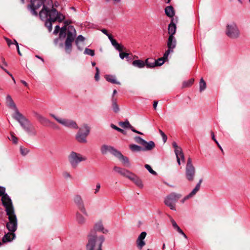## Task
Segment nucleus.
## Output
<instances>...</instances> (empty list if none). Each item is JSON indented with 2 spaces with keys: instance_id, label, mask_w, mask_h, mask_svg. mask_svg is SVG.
<instances>
[{
  "instance_id": "f257e3e1",
  "label": "nucleus",
  "mask_w": 250,
  "mask_h": 250,
  "mask_svg": "<svg viewBox=\"0 0 250 250\" xmlns=\"http://www.w3.org/2000/svg\"><path fill=\"white\" fill-rule=\"evenodd\" d=\"M39 16L42 20H46L45 25L49 32L52 30V22L58 21L60 22L64 19V16L58 13L55 9L49 11L46 6H44V8L40 11Z\"/></svg>"
},
{
  "instance_id": "f03ea898",
  "label": "nucleus",
  "mask_w": 250,
  "mask_h": 250,
  "mask_svg": "<svg viewBox=\"0 0 250 250\" xmlns=\"http://www.w3.org/2000/svg\"><path fill=\"white\" fill-rule=\"evenodd\" d=\"M87 250H102V245L104 240L103 235L98 236L94 230H91L87 235Z\"/></svg>"
},
{
  "instance_id": "7ed1b4c3",
  "label": "nucleus",
  "mask_w": 250,
  "mask_h": 250,
  "mask_svg": "<svg viewBox=\"0 0 250 250\" xmlns=\"http://www.w3.org/2000/svg\"><path fill=\"white\" fill-rule=\"evenodd\" d=\"M76 36V31L73 26H69L67 28V34L65 42V49L67 53H70L72 48V43Z\"/></svg>"
},
{
  "instance_id": "20e7f679",
  "label": "nucleus",
  "mask_w": 250,
  "mask_h": 250,
  "mask_svg": "<svg viewBox=\"0 0 250 250\" xmlns=\"http://www.w3.org/2000/svg\"><path fill=\"white\" fill-rule=\"evenodd\" d=\"M68 160L72 167L76 168L80 162L86 160V157L80 153L72 151L68 155Z\"/></svg>"
},
{
  "instance_id": "39448f33",
  "label": "nucleus",
  "mask_w": 250,
  "mask_h": 250,
  "mask_svg": "<svg viewBox=\"0 0 250 250\" xmlns=\"http://www.w3.org/2000/svg\"><path fill=\"white\" fill-rule=\"evenodd\" d=\"M181 195L175 192H172L167 195L165 199L164 203L166 206L172 209L175 210V203L181 197Z\"/></svg>"
},
{
  "instance_id": "423d86ee",
  "label": "nucleus",
  "mask_w": 250,
  "mask_h": 250,
  "mask_svg": "<svg viewBox=\"0 0 250 250\" xmlns=\"http://www.w3.org/2000/svg\"><path fill=\"white\" fill-rule=\"evenodd\" d=\"M8 216V221L6 223V228L8 230L12 232H14L17 229L18 221L15 212L6 214Z\"/></svg>"
},
{
  "instance_id": "0eeeda50",
  "label": "nucleus",
  "mask_w": 250,
  "mask_h": 250,
  "mask_svg": "<svg viewBox=\"0 0 250 250\" xmlns=\"http://www.w3.org/2000/svg\"><path fill=\"white\" fill-rule=\"evenodd\" d=\"M195 175V168L192 162V159L188 157L186 167V177L189 181H192L194 180Z\"/></svg>"
},
{
  "instance_id": "6e6552de",
  "label": "nucleus",
  "mask_w": 250,
  "mask_h": 250,
  "mask_svg": "<svg viewBox=\"0 0 250 250\" xmlns=\"http://www.w3.org/2000/svg\"><path fill=\"white\" fill-rule=\"evenodd\" d=\"M51 117L53 118L59 124L69 128L77 129L78 128V126L77 125L76 123L74 121L62 119V118L56 116L53 114H49Z\"/></svg>"
},
{
  "instance_id": "1a4fd4ad",
  "label": "nucleus",
  "mask_w": 250,
  "mask_h": 250,
  "mask_svg": "<svg viewBox=\"0 0 250 250\" xmlns=\"http://www.w3.org/2000/svg\"><path fill=\"white\" fill-rule=\"evenodd\" d=\"M73 201L79 210L86 217L88 216V213L85 207L84 204L82 196L79 194H76L74 195L73 197Z\"/></svg>"
},
{
  "instance_id": "9d476101",
  "label": "nucleus",
  "mask_w": 250,
  "mask_h": 250,
  "mask_svg": "<svg viewBox=\"0 0 250 250\" xmlns=\"http://www.w3.org/2000/svg\"><path fill=\"white\" fill-rule=\"evenodd\" d=\"M1 202L2 205L5 208L6 214L15 212L11 199L7 194H5L1 197Z\"/></svg>"
},
{
  "instance_id": "9b49d317",
  "label": "nucleus",
  "mask_w": 250,
  "mask_h": 250,
  "mask_svg": "<svg viewBox=\"0 0 250 250\" xmlns=\"http://www.w3.org/2000/svg\"><path fill=\"white\" fill-rule=\"evenodd\" d=\"M226 34L230 38L236 39L239 37L240 31L236 24H231L228 25Z\"/></svg>"
},
{
  "instance_id": "f8f14e48",
  "label": "nucleus",
  "mask_w": 250,
  "mask_h": 250,
  "mask_svg": "<svg viewBox=\"0 0 250 250\" xmlns=\"http://www.w3.org/2000/svg\"><path fill=\"white\" fill-rule=\"evenodd\" d=\"M89 127L85 125L84 126V131H82V129H80L79 131L77 133L76 138V140L81 143H86L87 142L86 141V137L89 134Z\"/></svg>"
},
{
  "instance_id": "ddd939ff",
  "label": "nucleus",
  "mask_w": 250,
  "mask_h": 250,
  "mask_svg": "<svg viewBox=\"0 0 250 250\" xmlns=\"http://www.w3.org/2000/svg\"><path fill=\"white\" fill-rule=\"evenodd\" d=\"M43 3L44 1L42 0H31V4L29 5V8L32 15L37 16V10L43 5Z\"/></svg>"
},
{
  "instance_id": "4468645a",
  "label": "nucleus",
  "mask_w": 250,
  "mask_h": 250,
  "mask_svg": "<svg viewBox=\"0 0 250 250\" xmlns=\"http://www.w3.org/2000/svg\"><path fill=\"white\" fill-rule=\"evenodd\" d=\"M176 39L174 36L169 35L167 42V47L168 49L165 53V57L167 55H169L170 53L173 52L174 49L176 47Z\"/></svg>"
},
{
  "instance_id": "2eb2a0df",
  "label": "nucleus",
  "mask_w": 250,
  "mask_h": 250,
  "mask_svg": "<svg viewBox=\"0 0 250 250\" xmlns=\"http://www.w3.org/2000/svg\"><path fill=\"white\" fill-rule=\"evenodd\" d=\"M21 126L29 136H35L37 134V131L34 126L28 120L23 124Z\"/></svg>"
},
{
  "instance_id": "dca6fc26",
  "label": "nucleus",
  "mask_w": 250,
  "mask_h": 250,
  "mask_svg": "<svg viewBox=\"0 0 250 250\" xmlns=\"http://www.w3.org/2000/svg\"><path fill=\"white\" fill-rule=\"evenodd\" d=\"M115 156L122 163L124 166L128 167H130L131 165L128 158L124 156L120 151L118 150Z\"/></svg>"
},
{
  "instance_id": "f3484780",
  "label": "nucleus",
  "mask_w": 250,
  "mask_h": 250,
  "mask_svg": "<svg viewBox=\"0 0 250 250\" xmlns=\"http://www.w3.org/2000/svg\"><path fill=\"white\" fill-rule=\"evenodd\" d=\"M127 178L133 182L139 188H143L144 185L142 180L132 172L130 173L129 176H128Z\"/></svg>"
},
{
  "instance_id": "a211bd4d",
  "label": "nucleus",
  "mask_w": 250,
  "mask_h": 250,
  "mask_svg": "<svg viewBox=\"0 0 250 250\" xmlns=\"http://www.w3.org/2000/svg\"><path fill=\"white\" fill-rule=\"evenodd\" d=\"M146 236V233L145 231L141 232L139 235L136 240V244L138 248L140 250H142L143 247L146 245V243L144 241Z\"/></svg>"
},
{
  "instance_id": "6ab92c4d",
  "label": "nucleus",
  "mask_w": 250,
  "mask_h": 250,
  "mask_svg": "<svg viewBox=\"0 0 250 250\" xmlns=\"http://www.w3.org/2000/svg\"><path fill=\"white\" fill-rule=\"evenodd\" d=\"M14 110L15 113L13 115V117L20 124L21 126L24 124L25 122L28 121V120L25 118L24 116L19 112L17 108Z\"/></svg>"
},
{
  "instance_id": "aec40b11",
  "label": "nucleus",
  "mask_w": 250,
  "mask_h": 250,
  "mask_svg": "<svg viewBox=\"0 0 250 250\" xmlns=\"http://www.w3.org/2000/svg\"><path fill=\"white\" fill-rule=\"evenodd\" d=\"M101 151L103 154H105L108 152H109L114 156H115V154H116V152L118 151V150L116 149L115 148L111 146L103 145L101 147Z\"/></svg>"
},
{
  "instance_id": "412c9836",
  "label": "nucleus",
  "mask_w": 250,
  "mask_h": 250,
  "mask_svg": "<svg viewBox=\"0 0 250 250\" xmlns=\"http://www.w3.org/2000/svg\"><path fill=\"white\" fill-rule=\"evenodd\" d=\"M115 171L120 174L121 175L124 176L126 178H128V176L130 174L131 172L129 170L126 169L124 168H122L119 167L115 166L113 168Z\"/></svg>"
},
{
  "instance_id": "4be33fe9",
  "label": "nucleus",
  "mask_w": 250,
  "mask_h": 250,
  "mask_svg": "<svg viewBox=\"0 0 250 250\" xmlns=\"http://www.w3.org/2000/svg\"><path fill=\"white\" fill-rule=\"evenodd\" d=\"M91 230H94L96 232V231H101L103 233H107L108 231L107 229H105L104 227V225L101 221H98L96 222L94 226L93 229Z\"/></svg>"
},
{
  "instance_id": "5701e85b",
  "label": "nucleus",
  "mask_w": 250,
  "mask_h": 250,
  "mask_svg": "<svg viewBox=\"0 0 250 250\" xmlns=\"http://www.w3.org/2000/svg\"><path fill=\"white\" fill-rule=\"evenodd\" d=\"M85 215L83 213L82 214L79 211H77L76 213V221L79 224L81 225H84L86 222V218Z\"/></svg>"
},
{
  "instance_id": "b1692460",
  "label": "nucleus",
  "mask_w": 250,
  "mask_h": 250,
  "mask_svg": "<svg viewBox=\"0 0 250 250\" xmlns=\"http://www.w3.org/2000/svg\"><path fill=\"white\" fill-rule=\"evenodd\" d=\"M143 146V151L151 150L154 148L155 145L153 141H149L148 142L145 141L142 145Z\"/></svg>"
},
{
  "instance_id": "393cba45",
  "label": "nucleus",
  "mask_w": 250,
  "mask_h": 250,
  "mask_svg": "<svg viewBox=\"0 0 250 250\" xmlns=\"http://www.w3.org/2000/svg\"><path fill=\"white\" fill-rule=\"evenodd\" d=\"M35 117L37 118V119L40 122L41 124H42L43 125H47L48 124H51V122L49 120H48L47 118H45L42 115L35 113Z\"/></svg>"
},
{
  "instance_id": "a878e982",
  "label": "nucleus",
  "mask_w": 250,
  "mask_h": 250,
  "mask_svg": "<svg viewBox=\"0 0 250 250\" xmlns=\"http://www.w3.org/2000/svg\"><path fill=\"white\" fill-rule=\"evenodd\" d=\"M202 182V179H200L198 182V183L196 185L195 188L192 190V191L188 194L187 196H186V199H189L192 197H193L194 195H195L196 193L199 190L201 187V184Z\"/></svg>"
},
{
  "instance_id": "bb28decb",
  "label": "nucleus",
  "mask_w": 250,
  "mask_h": 250,
  "mask_svg": "<svg viewBox=\"0 0 250 250\" xmlns=\"http://www.w3.org/2000/svg\"><path fill=\"white\" fill-rule=\"evenodd\" d=\"M6 104L7 106L12 109L14 110L17 108L11 97L9 95H7L6 97Z\"/></svg>"
},
{
  "instance_id": "cd10ccee",
  "label": "nucleus",
  "mask_w": 250,
  "mask_h": 250,
  "mask_svg": "<svg viewBox=\"0 0 250 250\" xmlns=\"http://www.w3.org/2000/svg\"><path fill=\"white\" fill-rule=\"evenodd\" d=\"M15 237V234L14 232H8L4 235L2 238V242L4 243L10 242Z\"/></svg>"
},
{
  "instance_id": "c85d7f7f",
  "label": "nucleus",
  "mask_w": 250,
  "mask_h": 250,
  "mask_svg": "<svg viewBox=\"0 0 250 250\" xmlns=\"http://www.w3.org/2000/svg\"><path fill=\"white\" fill-rule=\"evenodd\" d=\"M145 66L147 68H154L156 66V60L153 58H147L145 61Z\"/></svg>"
},
{
  "instance_id": "c756f323",
  "label": "nucleus",
  "mask_w": 250,
  "mask_h": 250,
  "mask_svg": "<svg viewBox=\"0 0 250 250\" xmlns=\"http://www.w3.org/2000/svg\"><path fill=\"white\" fill-rule=\"evenodd\" d=\"M176 26L173 23V20H171L170 23L168 25V32L169 35L174 36L176 32Z\"/></svg>"
},
{
  "instance_id": "7c9ffc66",
  "label": "nucleus",
  "mask_w": 250,
  "mask_h": 250,
  "mask_svg": "<svg viewBox=\"0 0 250 250\" xmlns=\"http://www.w3.org/2000/svg\"><path fill=\"white\" fill-rule=\"evenodd\" d=\"M132 65L134 66L137 67L139 68H142L145 67V62L141 60H136L132 62Z\"/></svg>"
},
{
  "instance_id": "2f4dec72",
  "label": "nucleus",
  "mask_w": 250,
  "mask_h": 250,
  "mask_svg": "<svg viewBox=\"0 0 250 250\" xmlns=\"http://www.w3.org/2000/svg\"><path fill=\"white\" fill-rule=\"evenodd\" d=\"M111 102H112V106L113 109V111L117 113L119 111L120 108L117 104V100L115 97L111 98Z\"/></svg>"
},
{
  "instance_id": "473e14b6",
  "label": "nucleus",
  "mask_w": 250,
  "mask_h": 250,
  "mask_svg": "<svg viewBox=\"0 0 250 250\" xmlns=\"http://www.w3.org/2000/svg\"><path fill=\"white\" fill-rule=\"evenodd\" d=\"M105 79L107 81L112 83L120 84V83L116 80V77L115 76L111 75H106Z\"/></svg>"
},
{
  "instance_id": "72a5a7b5",
  "label": "nucleus",
  "mask_w": 250,
  "mask_h": 250,
  "mask_svg": "<svg viewBox=\"0 0 250 250\" xmlns=\"http://www.w3.org/2000/svg\"><path fill=\"white\" fill-rule=\"evenodd\" d=\"M165 13L169 17H172L174 15L173 8L171 6H167L165 8Z\"/></svg>"
},
{
  "instance_id": "f704fd0d",
  "label": "nucleus",
  "mask_w": 250,
  "mask_h": 250,
  "mask_svg": "<svg viewBox=\"0 0 250 250\" xmlns=\"http://www.w3.org/2000/svg\"><path fill=\"white\" fill-rule=\"evenodd\" d=\"M165 54L163 57L159 58L158 60H156V66H161L162 64L164 63L165 61L167 60V58L168 55H167L165 57Z\"/></svg>"
},
{
  "instance_id": "c9c22d12",
  "label": "nucleus",
  "mask_w": 250,
  "mask_h": 250,
  "mask_svg": "<svg viewBox=\"0 0 250 250\" xmlns=\"http://www.w3.org/2000/svg\"><path fill=\"white\" fill-rule=\"evenodd\" d=\"M44 6H46L48 10L51 11L53 8V1L52 0H44V3L43 5V8L42 9L44 8Z\"/></svg>"
},
{
  "instance_id": "e433bc0d",
  "label": "nucleus",
  "mask_w": 250,
  "mask_h": 250,
  "mask_svg": "<svg viewBox=\"0 0 250 250\" xmlns=\"http://www.w3.org/2000/svg\"><path fill=\"white\" fill-rule=\"evenodd\" d=\"M130 150L133 152H140L143 151L142 147L134 144L130 145L129 146Z\"/></svg>"
},
{
  "instance_id": "4c0bfd02",
  "label": "nucleus",
  "mask_w": 250,
  "mask_h": 250,
  "mask_svg": "<svg viewBox=\"0 0 250 250\" xmlns=\"http://www.w3.org/2000/svg\"><path fill=\"white\" fill-rule=\"evenodd\" d=\"M174 152L176 156L177 163L179 165H180L181 161H180L179 159H178V156L183 153L182 149L180 147H179L178 148H176V149H174Z\"/></svg>"
},
{
  "instance_id": "58836bf2",
  "label": "nucleus",
  "mask_w": 250,
  "mask_h": 250,
  "mask_svg": "<svg viewBox=\"0 0 250 250\" xmlns=\"http://www.w3.org/2000/svg\"><path fill=\"white\" fill-rule=\"evenodd\" d=\"M66 30H67L66 25H64V26L62 27L61 28L60 34H59L60 38H64L65 37Z\"/></svg>"
},
{
  "instance_id": "ea45409f",
  "label": "nucleus",
  "mask_w": 250,
  "mask_h": 250,
  "mask_svg": "<svg viewBox=\"0 0 250 250\" xmlns=\"http://www.w3.org/2000/svg\"><path fill=\"white\" fill-rule=\"evenodd\" d=\"M119 125L125 128H129L130 129H132V126L130 124L129 122L128 121H126L125 122H121L119 123Z\"/></svg>"
},
{
  "instance_id": "a19ab883",
  "label": "nucleus",
  "mask_w": 250,
  "mask_h": 250,
  "mask_svg": "<svg viewBox=\"0 0 250 250\" xmlns=\"http://www.w3.org/2000/svg\"><path fill=\"white\" fill-rule=\"evenodd\" d=\"M206 88V83L203 78H201L199 83V90L200 92L204 91Z\"/></svg>"
},
{
  "instance_id": "79ce46f5",
  "label": "nucleus",
  "mask_w": 250,
  "mask_h": 250,
  "mask_svg": "<svg viewBox=\"0 0 250 250\" xmlns=\"http://www.w3.org/2000/svg\"><path fill=\"white\" fill-rule=\"evenodd\" d=\"M194 81V79H191L188 81L184 82L183 83V86L184 87L190 86L193 83Z\"/></svg>"
},
{
  "instance_id": "37998d69",
  "label": "nucleus",
  "mask_w": 250,
  "mask_h": 250,
  "mask_svg": "<svg viewBox=\"0 0 250 250\" xmlns=\"http://www.w3.org/2000/svg\"><path fill=\"white\" fill-rule=\"evenodd\" d=\"M84 54L90 55L91 56H94L95 55V52L94 50L86 48L84 51Z\"/></svg>"
},
{
  "instance_id": "c03bdc74",
  "label": "nucleus",
  "mask_w": 250,
  "mask_h": 250,
  "mask_svg": "<svg viewBox=\"0 0 250 250\" xmlns=\"http://www.w3.org/2000/svg\"><path fill=\"white\" fill-rule=\"evenodd\" d=\"M129 54L127 53L123 52L122 51L120 52L119 56L120 58L123 60L124 58H126L127 60L129 59Z\"/></svg>"
},
{
  "instance_id": "a18cd8bd",
  "label": "nucleus",
  "mask_w": 250,
  "mask_h": 250,
  "mask_svg": "<svg viewBox=\"0 0 250 250\" xmlns=\"http://www.w3.org/2000/svg\"><path fill=\"white\" fill-rule=\"evenodd\" d=\"M145 168L152 174L156 175L157 174L156 172L152 169L151 166L148 164L145 165Z\"/></svg>"
},
{
  "instance_id": "49530a36",
  "label": "nucleus",
  "mask_w": 250,
  "mask_h": 250,
  "mask_svg": "<svg viewBox=\"0 0 250 250\" xmlns=\"http://www.w3.org/2000/svg\"><path fill=\"white\" fill-rule=\"evenodd\" d=\"M134 140L137 143L141 145H143V143L145 141L139 136L135 137L134 138Z\"/></svg>"
},
{
  "instance_id": "de8ad7c7",
  "label": "nucleus",
  "mask_w": 250,
  "mask_h": 250,
  "mask_svg": "<svg viewBox=\"0 0 250 250\" xmlns=\"http://www.w3.org/2000/svg\"><path fill=\"white\" fill-rule=\"evenodd\" d=\"M116 49L118 50L120 52L125 49L124 46L121 44L118 43L117 45L114 46Z\"/></svg>"
},
{
  "instance_id": "09e8293b",
  "label": "nucleus",
  "mask_w": 250,
  "mask_h": 250,
  "mask_svg": "<svg viewBox=\"0 0 250 250\" xmlns=\"http://www.w3.org/2000/svg\"><path fill=\"white\" fill-rule=\"evenodd\" d=\"M62 176L65 179L71 178V174L67 171H64L62 172Z\"/></svg>"
},
{
  "instance_id": "8fccbe9b",
  "label": "nucleus",
  "mask_w": 250,
  "mask_h": 250,
  "mask_svg": "<svg viewBox=\"0 0 250 250\" xmlns=\"http://www.w3.org/2000/svg\"><path fill=\"white\" fill-rule=\"evenodd\" d=\"M9 139V140H11L14 144H17L18 142L17 138L12 133L11 134L10 138Z\"/></svg>"
},
{
  "instance_id": "3c124183",
  "label": "nucleus",
  "mask_w": 250,
  "mask_h": 250,
  "mask_svg": "<svg viewBox=\"0 0 250 250\" xmlns=\"http://www.w3.org/2000/svg\"><path fill=\"white\" fill-rule=\"evenodd\" d=\"M21 153L23 155H26L29 152V150L27 148H24L22 147L20 148Z\"/></svg>"
},
{
  "instance_id": "603ef678",
  "label": "nucleus",
  "mask_w": 250,
  "mask_h": 250,
  "mask_svg": "<svg viewBox=\"0 0 250 250\" xmlns=\"http://www.w3.org/2000/svg\"><path fill=\"white\" fill-rule=\"evenodd\" d=\"M84 40V38L82 35H79L78 36L76 39V43L78 45L79 42H83Z\"/></svg>"
},
{
  "instance_id": "864d4df0",
  "label": "nucleus",
  "mask_w": 250,
  "mask_h": 250,
  "mask_svg": "<svg viewBox=\"0 0 250 250\" xmlns=\"http://www.w3.org/2000/svg\"><path fill=\"white\" fill-rule=\"evenodd\" d=\"M96 72L95 75V79L96 81H98L99 80V72H100L98 67H96Z\"/></svg>"
},
{
  "instance_id": "5fc2aeb1",
  "label": "nucleus",
  "mask_w": 250,
  "mask_h": 250,
  "mask_svg": "<svg viewBox=\"0 0 250 250\" xmlns=\"http://www.w3.org/2000/svg\"><path fill=\"white\" fill-rule=\"evenodd\" d=\"M5 188L4 187H0V196H3L4 195H5Z\"/></svg>"
},
{
  "instance_id": "6e6d98bb",
  "label": "nucleus",
  "mask_w": 250,
  "mask_h": 250,
  "mask_svg": "<svg viewBox=\"0 0 250 250\" xmlns=\"http://www.w3.org/2000/svg\"><path fill=\"white\" fill-rule=\"evenodd\" d=\"M101 188V185L100 183H97L96 188L94 189V193L97 194L100 190V188Z\"/></svg>"
},
{
  "instance_id": "4d7b16f0",
  "label": "nucleus",
  "mask_w": 250,
  "mask_h": 250,
  "mask_svg": "<svg viewBox=\"0 0 250 250\" xmlns=\"http://www.w3.org/2000/svg\"><path fill=\"white\" fill-rule=\"evenodd\" d=\"M61 28L59 25H56L55 28V30L53 32L54 34L57 35L59 31H60Z\"/></svg>"
},
{
  "instance_id": "13d9d810",
  "label": "nucleus",
  "mask_w": 250,
  "mask_h": 250,
  "mask_svg": "<svg viewBox=\"0 0 250 250\" xmlns=\"http://www.w3.org/2000/svg\"><path fill=\"white\" fill-rule=\"evenodd\" d=\"M159 132H160L161 135L162 136V138H163V139L164 141L165 142L166 141L167 139V136L165 135V134L161 130H159Z\"/></svg>"
},
{
  "instance_id": "bf43d9fd",
  "label": "nucleus",
  "mask_w": 250,
  "mask_h": 250,
  "mask_svg": "<svg viewBox=\"0 0 250 250\" xmlns=\"http://www.w3.org/2000/svg\"><path fill=\"white\" fill-rule=\"evenodd\" d=\"M5 40L9 46H10L11 44H14V43L10 39L7 38H5Z\"/></svg>"
},
{
  "instance_id": "052dcab7",
  "label": "nucleus",
  "mask_w": 250,
  "mask_h": 250,
  "mask_svg": "<svg viewBox=\"0 0 250 250\" xmlns=\"http://www.w3.org/2000/svg\"><path fill=\"white\" fill-rule=\"evenodd\" d=\"M170 221L172 223V226L174 228V229H175L176 227H177L178 226L176 222L171 218H170Z\"/></svg>"
},
{
  "instance_id": "680f3d73",
  "label": "nucleus",
  "mask_w": 250,
  "mask_h": 250,
  "mask_svg": "<svg viewBox=\"0 0 250 250\" xmlns=\"http://www.w3.org/2000/svg\"><path fill=\"white\" fill-rule=\"evenodd\" d=\"M178 159H179L180 161L181 160L182 161V162L183 163H184L185 161V157H184V153H183V154H181L180 155L178 156Z\"/></svg>"
},
{
  "instance_id": "e2e57ef3",
  "label": "nucleus",
  "mask_w": 250,
  "mask_h": 250,
  "mask_svg": "<svg viewBox=\"0 0 250 250\" xmlns=\"http://www.w3.org/2000/svg\"><path fill=\"white\" fill-rule=\"evenodd\" d=\"M111 43L113 46L117 45V44L118 43L116 40L114 39L111 40Z\"/></svg>"
},
{
  "instance_id": "0e129e2a",
  "label": "nucleus",
  "mask_w": 250,
  "mask_h": 250,
  "mask_svg": "<svg viewBox=\"0 0 250 250\" xmlns=\"http://www.w3.org/2000/svg\"><path fill=\"white\" fill-rule=\"evenodd\" d=\"M0 67L7 74H8L10 76H12V74L10 73V72L7 71L6 69H5L2 65L0 66Z\"/></svg>"
},
{
  "instance_id": "69168bd1",
  "label": "nucleus",
  "mask_w": 250,
  "mask_h": 250,
  "mask_svg": "<svg viewBox=\"0 0 250 250\" xmlns=\"http://www.w3.org/2000/svg\"><path fill=\"white\" fill-rule=\"evenodd\" d=\"M111 127L112 128H113V129H115V130H116L117 131H119V130L120 129L119 127H118V126H117L116 125H114L113 124H111Z\"/></svg>"
},
{
  "instance_id": "338daca9",
  "label": "nucleus",
  "mask_w": 250,
  "mask_h": 250,
  "mask_svg": "<svg viewBox=\"0 0 250 250\" xmlns=\"http://www.w3.org/2000/svg\"><path fill=\"white\" fill-rule=\"evenodd\" d=\"M174 229H175L179 233H183V230L178 226Z\"/></svg>"
},
{
  "instance_id": "774afa93",
  "label": "nucleus",
  "mask_w": 250,
  "mask_h": 250,
  "mask_svg": "<svg viewBox=\"0 0 250 250\" xmlns=\"http://www.w3.org/2000/svg\"><path fill=\"white\" fill-rule=\"evenodd\" d=\"M172 146L174 147V149H176V148H178L179 147V146H178L176 144V142H173L172 143Z\"/></svg>"
}]
</instances>
